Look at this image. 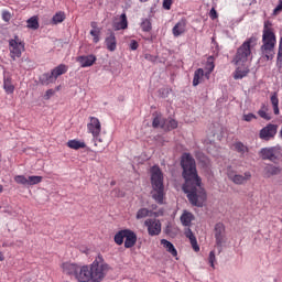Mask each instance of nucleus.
Masks as SVG:
<instances>
[{
    "instance_id": "48",
    "label": "nucleus",
    "mask_w": 282,
    "mask_h": 282,
    "mask_svg": "<svg viewBox=\"0 0 282 282\" xmlns=\"http://www.w3.org/2000/svg\"><path fill=\"white\" fill-rule=\"evenodd\" d=\"M171 6H173V0H163L164 10H171Z\"/></svg>"
},
{
    "instance_id": "17",
    "label": "nucleus",
    "mask_w": 282,
    "mask_h": 282,
    "mask_svg": "<svg viewBox=\"0 0 282 282\" xmlns=\"http://www.w3.org/2000/svg\"><path fill=\"white\" fill-rule=\"evenodd\" d=\"M224 232H226V226L223 223H218L215 225V239L217 246H221L224 243Z\"/></svg>"
},
{
    "instance_id": "58",
    "label": "nucleus",
    "mask_w": 282,
    "mask_h": 282,
    "mask_svg": "<svg viewBox=\"0 0 282 282\" xmlns=\"http://www.w3.org/2000/svg\"><path fill=\"white\" fill-rule=\"evenodd\" d=\"M0 193H3V185H0Z\"/></svg>"
},
{
    "instance_id": "9",
    "label": "nucleus",
    "mask_w": 282,
    "mask_h": 282,
    "mask_svg": "<svg viewBox=\"0 0 282 282\" xmlns=\"http://www.w3.org/2000/svg\"><path fill=\"white\" fill-rule=\"evenodd\" d=\"M206 69L207 72L204 73L203 68H197L194 73V78H193V87H197V85H199V83H202V78H204V76H206V78H208L210 76V74H213V69H215V63H213V61L208 59L206 63Z\"/></svg>"
},
{
    "instance_id": "56",
    "label": "nucleus",
    "mask_w": 282,
    "mask_h": 282,
    "mask_svg": "<svg viewBox=\"0 0 282 282\" xmlns=\"http://www.w3.org/2000/svg\"><path fill=\"white\" fill-rule=\"evenodd\" d=\"M0 261H3V253L0 252Z\"/></svg>"
},
{
    "instance_id": "19",
    "label": "nucleus",
    "mask_w": 282,
    "mask_h": 282,
    "mask_svg": "<svg viewBox=\"0 0 282 282\" xmlns=\"http://www.w3.org/2000/svg\"><path fill=\"white\" fill-rule=\"evenodd\" d=\"M193 221H195V215H193V213L185 210L181 215V224L185 228H191V225L193 224Z\"/></svg>"
},
{
    "instance_id": "59",
    "label": "nucleus",
    "mask_w": 282,
    "mask_h": 282,
    "mask_svg": "<svg viewBox=\"0 0 282 282\" xmlns=\"http://www.w3.org/2000/svg\"><path fill=\"white\" fill-rule=\"evenodd\" d=\"M274 282H279V280L274 279Z\"/></svg>"
},
{
    "instance_id": "24",
    "label": "nucleus",
    "mask_w": 282,
    "mask_h": 282,
    "mask_svg": "<svg viewBox=\"0 0 282 282\" xmlns=\"http://www.w3.org/2000/svg\"><path fill=\"white\" fill-rule=\"evenodd\" d=\"M161 246H163L172 257H177V249H175V246L171 241L161 239Z\"/></svg>"
},
{
    "instance_id": "26",
    "label": "nucleus",
    "mask_w": 282,
    "mask_h": 282,
    "mask_svg": "<svg viewBox=\"0 0 282 282\" xmlns=\"http://www.w3.org/2000/svg\"><path fill=\"white\" fill-rule=\"evenodd\" d=\"M52 75L54 76L55 80L58 78V76H63V74H67V65L59 64L57 67L53 68L51 70Z\"/></svg>"
},
{
    "instance_id": "37",
    "label": "nucleus",
    "mask_w": 282,
    "mask_h": 282,
    "mask_svg": "<svg viewBox=\"0 0 282 282\" xmlns=\"http://www.w3.org/2000/svg\"><path fill=\"white\" fill-rule=\"evenodd\" d=\"M165 131H172V129H177V121L175 119H165Z\"/></svg>"
},
{
    "instance_id": "35",
    "label": "nucleus",
    "mask_w": 282,
    "mask_h": 282,
    "mask_svg": "<svg viewBox=\"0 0 282 282\" xmlns=\"http://www.w3.org/2000/svg\"><path fill=\"white\" fill-rule=\"evenodd\" d=\"M265 173H267L269 176L279 175V173H281V167L271 164V165H269V166L265 167Z\"/></svg>"
},
{
    "instance_id": "18",
    "label": "nucleus",
    "mask_w": 282,
    "mask_h": 282,
    "mask_svg": "<svg viewBox=\"0 0 282 282\" xmlns=\"http://www.w3.org/2000/svg\"><path fill=\"white\" fill-rule=\"evenodd\" d=\"M62 268H63V272L65 274H68L69 276L73 275L76 278V274L78 273L79 265L76 263L65 262L62 264Z\"/></svg>"
},
{
    "instance_id": "46",
    "label": "nucleus",
    "mask_w": 282,
    "mask_h": 282,
    "mask_svg": "<svg viewBox=\"0 0 282 282\" xmlns=\"http://www.w3.org/2000/svg\"><path fill=\"white\" fill-rule=\"evenodd\" d=\"M208 261H209L210 268H215V261H216L215 251L209 252Z\"/></svg>"
},
{
    "instance_id": "10",
    "label": "nucleus",
    "mask_w": 282,
    "mask_h": 282,
    "mask_svg": "<svg viewBox=\"0 0 282 282\" xmlns=\"http://www.w3.org/2000/svg\"><path fill=\"white\" fill-rule=\"evenodd\" d=\"M276 131H279V126L269 123L260 130L259 138L264 140V142H270V140H274L276 137Z\"/></svg>"
},
{
    "instance_id": "4",
    "label": "nucleus",
    "mask_w": 282,
    "mask_h": 282,
    "mask_svg": "<svg viewBox=\"0 0 282 282\" xmlns=\"http://www.w3.org/2000/svg\"><path fill=\"white\" fill-rule=\"evenodd\" d=\"M252 43H257V37L251 36L239 46L235 56L236 65H243L248 61H252Z\"/></svg>"
},
{
    "instance_id": "1",
    "label": "nucleus",
    "mask_w": 282,
    "mask_h": 282,
    "mask_svg": "<svg viewBox=\"0 0 282 282\" xmlns=\"http://www.w3.org/2000/svg\"><path fill=\"white\" fill-rule=\"evenodd\" d=\"M183 170V191L187 194V199L192 206L202 208L206 203V189L202 186V177L197 174V164L191 153H184L181 159Z\"/></svg>"
},
{
    "instance_id": "41",
    "label": "nucleus",
    "mask_w": 282,
    "mask_h": 282,
    "mask_svg": "<svg viewBox=\"0 0 282 282\" xmlns=\"http://www.w3.org/2000/svg\"><path fill=\"white\" fill-rule=\"evenodd\" d=\"M90 35L93 36V42L94 43H99L100 42V29L90 30Z\"/></svg>"
},
{
    "instance_id": "3",
    "label": "nucleus",
    "mask_w": 282,
    "mask_h": 282,
    "mask_svg": "<svg viewBox=\"0 0 282 282\" xmlns=\"http://www.w3.org/2000/svg\"><path fill=\"white\" fill-rule=\"evenodd\" d=\"M274 47H276V34L274 31L262 32V45L260 46L262 58L272 61L275 54Z\"/></svg>"
},
{
    "instance_id": "53",
    "label": "nucleus",
    "mask_w": 282,
    "mask_h": 282,
    "mask_svg": "<svg viewBox=\"0 0 282 282\" xmlns=\"http://www.w3.org/2000/svg\"><path fill=\"white\" fill-rule=\"evenodd\" d=\"M90 28H93L91 30H100V29L98 28V23H96V22H91V23H90Z\"/></svg>"
},
{
    "instance_id": "32",
    "label": "nucleus",
    "mask_w": 282,
    "mask_h": 282,
    "mask_svg": "<svg viewBox=\"0 0 282 282\" xmlns=\"http://www.w3.org/2000/svg\"><path fill=\"white\" fill-rule=\"evenodd\" d=\"M234 149L237 153H240V155H246V153H248V147H246L241 141L236 142L234 144Z\"/></svg>"
},
{
    "instance_id": "5",
    "label": "nucleus",
    "mask_w": 282,
    "mask_h": 282,
    "mask_svg": "<svg viewBox=\"0 0 282 282\" xmlns=\"http://www.w3.org/2000/svg\"><path fill=\"white\" fill-rule=\"evenodd\" d=\"M107 272H109V264L99 254L90 264L91 282H101L107 276Z\"/></svg>"
},
{
    "instance_id": "39",
    "label": "nucleus",
    "mask_w": 282,
    "mask_h": 282,
    "mask_svg": "<svg viewBox=\"0 0 282 282\" xmlns=\"http://www.w3.org/2000/svg\"><path fill=\"white\" fill-rule=\"evenodd\" d=\"M14 182L17 184H21L22 186H29V181H28V177H25V175L14 176Z\"/></svg>"
},
{
    "instance_id": "44",
    "label": "nucleus",
    "mask_w": 282,
    "mask_h": 282,
    "mask_svg": "<svg viewBox=\"0 0 282 282\" xmlns=\"http://www.w3.org/2000/svg\"><path fill=\"white\" fill-rule=\"evenodd\" d=\"M262 32H274V29L272 28V22L271 21H269V20L264 21Z\"/></svg>"
},
{
    "instance_id": "38",
    "label": "nucleus",
    "mask_w": 282,
    "mask_h": 282,
    "mask_svg": "<svg viewBox=\"0 0 282 282\" xmlns=\"http://www.w3.org/2000/svg\"><path fill=\"white\" fill-rule=\"evenodd\" d=\"M29 186H35V184H41L43 182V176H29Z\"/></svg>"
},
{
    "instance_id": "49",
    "label": "nucleus",
    "mask_w": 282,
    "mask_h": 282,
    "mask_svg": "<svg viewBox=\"0 0 282 282\" xmlns=\"http://www.w3.org/2000/svg\"><path fill=\"white\" fill-rule=\"evenodd\" d=\"M138 47H140V44H138V41L131 40L130 41V50H132V52H135V50H138Z\"/></svg>"
},
{
    "instance_id": "28",
    "label": "nucleus",
    "mask_w": 282,
    "mask_h": 282,
    "mask_svg": "<svg viewBox=\"0 0 282 282\" xmlns=\"http://www.w3.org/2000/svg\"><path fill=\"white\" fill-rule=\"evenodd\" d=\"M270 101L273 107L274 116H279V113H281V111L279 110V94L272 93V95L270 97Z\"/></svg>"
},
{
    "instance_id": "40",
    "label": "nucleus",
    "mask_w": 282,
    "mask_h": 282,
    "mask_svg": "<svg viewBox=\"0 0 282 282\" xmlns=\"http://www.w3.org/2000/svg\"><path fill=\"white\" fill-rule=\"evenodd\" d=\"M141 29L143 30V32H151L152 30L151 20L143 19L141 22Z\"/></svg>"
},
{
    "instance_id": "47",
    "label": "nucleus",
    "mask_w": 282,
    "mask_h": 282,
    "mask_svg": "<svg viewBox=\"0 0 282 282\" xmlns=\"http://www.w3.org/2000/svg\"><path fill=\"white\" fill-rule=\"evenodd\" d=\"M10 19H12L10 11H2V20H4L6 23H9Z\"/></svg>"
},
{
    "instance_id": "14",
    "label": "nucleus",
    "mask_w": 282,
    "mask_h": 282,
    "mask_svg": "<svg viewBox=\"0 0 282 282\" xmlns=\"http://www.w3.org/2000/svg\"><path fill=\"white\" fill-rule=\"evenodd\" d=\"M77 63H79L80 67H91L96 61L97 57L94 54L90 55H80L76 58Z\"/></svg>"
},
{
    "instance_id": "2",
    "label": "nucleus",
    "mask_w": 282,
    "mask_h": 282,
    "mask_svg": "<svg viewBox=\"0 0 282 282\" xmlns=\"http://www.w3.org/2000/svg\"><path fill=\"white\" fill-rule=\"evenodd\" d=\"M150 173L152 185V199H154L156 204H164V174L158 165L152 166Z\"/></svg>"
},
{
    "instance_id": "23",
    "label": "nucleus",
    "mask_w": 282,
    "mask_h": 282,
    "mask_svg": "<svg viewBox=\"0 0 282 282\" xmlns=\"http://www.w3.org/2000/svg\"><path fill=\"white\" fill-rule=\"evenodd\" d=\"M106 46L109 52H116V47L118 45V42L116 41V34L110 33L108 37H106Z\"/></svg>"
},
{
    "instance_id": "51",
    "label": "nucleus",
    "mask_w": 282,
    "mask_h": 282,
    "mask_svg": "<svg viewBox=\"0 0 282 282\" xmlns=\"http://www.w3.org/2000/svg\"><path fill=\"white\" fill-rule=\"evenodd\" d=\"M209 17H210V19H213V20L217 19V10H215V8H213V9L209 11Z\"/></svg>"
},
{
    "instance_id": "43",
    "label": "nucleus",
    "mask_w": 282,
    "mask_h": 282,
    "mask_svg": "<svg viewBox=\"0 0 282 282\" xmlns=\"http://www.w3.org/2000/svg\"><path fill=\"white\" fill-rule=\"evenodd\" d=\"M248 76V70H236L234 76L235 80H241V78H246Z\"/></svg>"
},
{
    "instance_id": "30",
    "label": "nucleus",
    "mask_w": 282,
    "mask_h": 282,
    "mask_svg": "<svg viewBox=\"0 0 282 282\" xmlns=\"http://www.w3.org/2000/svg\"><path fill=\"white\" fill-rule=\"evenodd\" d=\"M127 229H121L115 235V243L117 246H122L124 243V237H126Z\"/></svg>"
},
{
    "instance_id": "31",
    "label": "nucleus",
    "mask_w": 282,
    "mask_h": 282,
    "mask_svg": "<svg viewBox=\"0 0 282 282\" xmlns=\"http://www.w3.org/2000/svg\"><path fill=\"white\" fill-rule=\"evenodd\" d=\"M258 116L263 120H272V115L268 113V106H265V104H263L261 109L258 110Z\"/></svg>"
},
{
    "instance_id": "54",
    "label": "nucleus",
    "mask_w": 282,
    "mask_h": 282,
    "mask_svg": "<svg viewBox=\"0 0 282 282\" xmlns=\"http://www.w3.org/2000/svg\"><path fill=\"white\" fill-rule=\"evenodd\" d=\"M145 58H147L148 61H154L153 56H152V55H149V54L145 55Z\"/></svg>"
},
{
    "instance_id": "57",
    "label": "nucleus",
    "mask_w": 282,
    "mask_h": 282,
    "mask_svg": "<svg viewBox=\"0 0 282 282\" xmlns=\"http://www.w3.org/2000/svg\"><path fill=\"white\" fill-rule=\"evenodd\" d=\"M140 1V3H147V1H149V0H139Z\"/></svg>"
},
{
    "instance_id": "27",
    "label": "nucleus",
    "mask_w": 282,
    "mask_h": 282,
    "mask_svg": "<svg viewBox=\"0 0 282 282\" xmlns=\"http://www.w3.org/2000/svg\"><path fill=\"white\" fill-rule=\"evenodd\" d=\"M41 85H52V83H56V77L52 73H44L40 77Z\"/></svg>"
},
{
    "instance_id": "21",
    "label": "nucleus",
    "mask_w": 282,
    "mask_h": 282,
    "mask_svg": "<svg viewBox=\"0 0 282 282\" xmlns=\"http://www.w3.org/2000/svg\"><path fill=\"white\" fill-rule=\"evenodd\" d=\"M129 28V22L127 21V13H122L120 15V21L113 22V30L120 31V30H127Z\"/></svg>"
},
{
    "instance_id": "8",
    "label": "nucleus",
    "mask_w": 282,
    "mask_h": 282,
    "mask_svg": "<svg viewBox=\"0 0 282 282\" xmlns=\"http://www.w3.org/2000/svg\"><path fill=\"white\" fill-rule=\"evenodd\" d=\"M9 50L12 61H17V58H21L25 51V43L20 42L19 36L15 35L13 40H9Z\"/></svg>"
},
{
    "instance_id": "22",
    "label": "nucleus",
    "mask_w": 282,
    "mask_h": 282,
    "mask_svg": "<svg viewBox=\"0 0 282 282\" xmlns=\"http://www.w3.org/2000/svg\"><path fill=\"white\" fill-rule=\"evenodd\" d=\"M152 127L153 129H166V119L162 115H154Z\"/></svg>"
},
{
    "instance_id": "45",
    "label": "nucleus",
    "mask_w": 282,
    "mask_h": 282,
    "mask_svg": "<svg viewBox=\"0 0 282 282\" xmlns=\"http://www.w3.org/2000/svg\"><path fill=\"white\" fill-rule=\"evenodd\" d=\"M242 120H245V122H252V120H257V115L252 112L243 115Z\"/></svg>"
},
{
    "instance_id": "12",
    "label": "nucleus",
    "mask_w": 282,
    "mask_h": 282,
    "mask_svg": "<svg viewBox=\"0 0 282 282\" xmlns=\"http://www.w3.org/2000/svg\"><path fill=\"white\" fill-rule=\"evenodd\" d=\"M150 237H158L162 232V223L158 219L149 218L144 221Z\"/></svg>"
},
{
    "instance_id": "7",
    "label": "nucleus",
    "mask_w": 282,
    "mask_h": 282,
    "mask_svg": "<svg viewBox=\"0 0 282 282\" xmlns=\"http://www.w3.org/2000/svg\"><path fill=\"white\" fill-rule=\"evenodd\" d=\"M89 123L87 124L88 133L93 135V142L95 147H98V142H102L100 139V131H102V126L100 124V120L96 117L89 118Z\"/></svg>"
},
{
    "instance_id": "29",
    "label": "nucleus",
    "mask_w": 282,
    "mask_h": 282,
    "mask_svg": "<svg viewBox=\"0 0 282 282\" xmlns=\"http://www.w3.org/2000/svg\"><path fill=\"white\" fill-rule=\"evenodd\" d=\"M3 89L6 94H14V85L12 84V78L10 77L3 78Z\"/></svg>"
},
{
    "instance_id": "50",
    "label": "nucleus",
    "mask_w": 282,
    "mask_h": 282,
    "mask_svg": "<svg viewBox=\"0 0 282 282\" xmlns=\"http://www.w3.org/2000/svg\"><path fill=\"white\" fill-rule=\"evenodd\" d=\"M281 11H282V0L279 1V4L273 10V14H279V12H281Z\"/></svg>"
},
{
    "instance_id": "36",
    "label": "nucleus",
    "mask_w": 282,
    "mask_h": 282,
    "mask_svg": "<svg viewBox=\"0 0 282 282\" xmlns=\"http://www.w3.org/2000/svg\"><path fill=\"white\" fill-rule=\"evenodd\" d=\"M151 213H153L152 210H149L148 208H140L137 212V219H144L147 217H151Z\"/></svg>"
},
{
    "instance_id": "15",
    "label": "nucleus",
    "mask_w": 282,
    "mask_h": 282,
    "mask_svg": "<svg viewBox=\"0 0 282 282\" xmlns=\"http://www.w3.org/2000/svg\"><path fill=\"white\" fill-rule=\"evenodd\" d=\"M124 248H133L135 243H138V235L134 234L131 229H126V236H124Z\"/></svg>"
},
{
    "instance_id": "20",
    "label": "nucleus",
    "mask_w": 282,
    "mask_h": 282,
    "mask_svg": "<svg viewBox=\"0 0 282 282\" xmlns=\"http://www.w3.org/2000/svg\"><path fill=\"white\" fill-rule=\"evenodd\" d=\"M185 237L189 239V243L194 252H199V245H197V238L195 237V234H193V230L189 229V227L185 229Z\"/></svg>"
},
{
    "instance_id": "6",
    "label": "nucleus",
    "mask_w": 282,
    "mask_h": 282,
    "mask_svg": "<svg viewBox=\"0 0 282 282\" xmlns=\"http://www.w3.org/2000/svg\"><path fill=\"white\" fill-rule=\"evenodd\" d=\"M259 154L262 160H269V162L276 164V162H281L282 160V148L281 145L262 148Z\"/></svg>"
},
{
    "instance_id": "25",
    "label": "nucleus",
    "mask_w": 282,
    "mask_h": 282,
    "mask_svg": "<svg viewBox=\"0 0 282 282\" xmlns=\"http://www.w3.org/2000/svg\"><path fill=\"white\" fill-rule=\"evenodd\" d=\"M67 147L68 149H74V151H78L79 149H85L87 144L84 141L73 139L67 142Z\"/></svg>"
},
{
    "instance_id": "13",
    "label": "nucleus",
    "mask_w": 282,
    "mask_h": 282,
    "mask_svg": "<svg viewBox=\"0 0 282 282\" xmlns=\"http://www.w3.org/2000/svg\"><path fill=\"white\" fill-rule=\"evenodd\" d=\"M78 282H91V269L89 265H79L75 276Z\"/></svg>"
},
{
    "instance_id": "33",
    "label": "nucleus",
    "mask_w": 282,
    "mask_h": 282,
    "mask_svg": "<svg viewBox=\"0 0 282 282\" xmlns=\"http://www.w3.org/2000/svg\"><path fill=\"white\" fill-rule=\"evenodd\" d=\"M26 26L29 28V30H39V18L36 15L31 17L26 21Z\"/></svg>"
},
{
    "instance_id": "16",
    "label": "nucleus",
    "mask_w": 282,
    "mask_h": 282,
    "mask_svg": "<svg viewBox=\"0 0 282 282\" xmlns=\"http://www.w3.org/2000/svg\"><path fill=\"white\" fill-rule=\"evenodd\" d=\"M186 33V19H181L172 29V34L177 39Z\"/></svg>"
},
{
    "instance_id": "52",
    "label": "nucleus",
    "mask_w": 282,
    "mask_h": 282,
    "mask_svg": "<svg viewBox=\"0 0 282 282\" xmlns=\"http://www.w3.org/2000/svg\"><path fill=\"white\" fill-rule=\"evenodd\" d=\"M54 94V89H48L45 93V99L50 100V98H52V95Z\"/></svg>"
},
{
    "instance_id": "42",
    "label": "nucleus",
    "mask_w": 282,
    "mask_h": 282,
    "mask_svg": "<svg viewBox=\"0 0 282 282\" xmlns=\"http://www.w3.org/2000/svg\"><path fill=\"white\" fill-rule=\"evenodd\" d=\"M276 65H282V37L279 42L278 55H276Z\"/></svg>"
},
{
    "instance_id": "55",
    "label": "nucleus",
    "mask_w": 282,
    "mask_h": 282,
    "mask_svg": "<svg viewBox=\"0 0 282 282\" xmlns=\"http://www.w3.org/2000/svg\"><path fill=\"white\" fill-rule=\"evenodd\" d=\"M160 215H163V212L155 213V217H160Z\"/></svg>"
},
{
    "instance_id": "11",
    "label": "nucleus",
    "mask_w": 282,
    "mask_h": 282,
    "mask_svg": "<svg viewBox=\"0 0 282 282\" xmlns=\"http://www.w3.org/2000/svg\"><path fill=\"white\" fill-rule=\"evenodd\" d=\"M227 176L234 184H237L238 186L248 184V182H250V180H252V173H250L248 171L245 172L243 174H236L232 171H228Z\"/></svg>"
},
{
    "instance_id": "34",
    "label": "nucleus",
    "mask_w": 282,
    "mask_h": 282,
    "mask_svg": "<svg viewBox=\"0 0 282 282\" xmlns=\"http://www.w3.org/2000/svg\"><path fill=\"white\" fill-rule=\"evenodd\" d=\"M65 21V12L59 11L52 18L53 25H58V23H63Z\"/></svg>"
}]
</instances>
